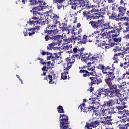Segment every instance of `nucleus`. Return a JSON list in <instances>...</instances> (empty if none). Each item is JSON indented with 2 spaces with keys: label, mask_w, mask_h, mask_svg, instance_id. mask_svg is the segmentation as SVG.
I'll return each instance as SVG.
<instances>
[{
  "label": "nucleus",
  "mask_w": 129,
  "mask_h": 129,
  "mask_svg": "<svg viewBox=\"0 0 129 129\" xmlns=\"http://www.w3.org/2000/svg\"><path fill=\"white\" fill-rule=\"evenodd\" d=\"M65 42L67 43H72L73 44H75L76 41H79L80 44L81 42V34L79 35L78 36H74V35H72L71 37L68 38L64 40Z\"/></svg>",
  "instance_id": "9"
},
{
  "label": "nucleus",
  "mask_w": 129,
  "mask_h": 129,
  "mask_svg": "<svg viewBox=\"0 0 129 129\" xmlns=\"http://www.w3.org/2000/svg\"><path fill=\"white\" fill-rule=\"evenodd\" d=\"M97 68L102 70L103 74L105 75V82L108 86L109 89L100 88L97 91H94V95L97 98L98 97L100 98L101 95H104L105 97H110V98L120 95V90L117 89V85L116 84H112V81L115 79L114 64H112V68L109 66L105 67L104 65L99 64L97 66Z\"/></svg>",
  "instance_id": "1"
},
{
  "label": "nucleus",
  "mask_w": 129,
  "mask_h": 129,
  "mask_svg": "<svg viewBox=\"0 0 129 129\" xmlns=\"http://www.w3.org/2000/svg\"><path fill=\"white\" fill-rule=\"evenodd\" d=\"M57 109L58 113H65V111H64L63 106L59 105V106L57 107Z\"/></svg>",
  "instance_id": "39"
},
{
  "label": "nucleus",
  "mask_w": 129,
  "mask_h": 129,
  "mask_svg": "<svg viewBox=\"0 0 129 129\" xmlns=\"http://www.w3.org/2000/svg\"><path fill=\"white\" fill-rule=\"evenodd\" d=\"M47 77H48V79L49 80V84H54L55 83V81L53 80V76L49 74L47 76Z\"/></svg>",
  "instance_id": "42"
},
{
  "label": "nucleus",
  "mask_w": 129,
  "mask_h": 129,
  "mask_svg": "<svg viewBox=\"0 0 129 129\" xmlns=\"http://www.w3.org/2000/svg\"><path fill=\"white\" fill-rule=\"evenodd\" d=\"M125 50L126 52H127V53H129V46H127V47L126 48V49H125Z\"/></svg>",
  "instance_id": "64"
},
{
  "label": "nucleus",
  "mask_w": 129,
  "mask_h": 129,
  "mask_svg": "<svg viewBox=\"0 0 129 129\" xmlns=\"http://www.w3.org/2000/svg\"><path fill=\"white\" fill-rule=\"evenodd\" d=\"M34 27H35L32 28V31L31 32L32 35L35 34V31H36V30H37V27L36 26H34Z\"/></svg>",
  "instance_id": "59"
},
{
  "label": "nucleus",
  "mask_w": 129,
  "mask_h": 129,
  "mask_svg": "<svg viewBox=\"0 0 129 129\" xmlns=\"http://www.w3.org/2000/svg\"><path fill=\"white\" fill-rule=\"evenodd\" d=\"M104 104L102 105V107H110V106H113L115 105V101L113 99H111L109 101H104Z\"/></svg>",
  "instance_id": "17"
},
{
  "label": "nucleus",
  "mask_w": 129,
  "mask_h": 129,
  "mask_svg": "<svg viewBox=\"0 0 129 129\" xmlns=\"http://www.w3.org/2000/svg\"><path fill=\"white\" fill-rule=\"evenodd\" d=\"M122 79H124V78H123V76H122L121 77L117 79V81H118V82H119V81L122 80Z\"/></svg>",
  "instance_id": "61"
},
{
  "label": "nucleus",
  "mask_w": 129,
  "mask_h": 129,
  "mask_svg": "<svg viewBox=\"0 0 129 129\" xmlns=\"http://www.w3.org/2000/svg\"><path fill=\"white\" fill-rule=\"evenodd\" d=\"M122 76L124 79H129V71H126L123 74Z\"/></svg>",
  "instance_id": "45"
},
{
  "label": "nucleus",
  "mask_w": 129,
  "mask_h": 129,
  "mask_svg": "<svg viewBox=\"0 0 129 129\" xmlns=\"http://www.w3.org/2000/svg\"><path fill=\"white\" fill-rule=\"evenodd\" d=\"M93 99H94L95 100V102L98 103V108H99V102H97L96 101L97 98L96 97H94V98H89V100H90V101H89V102L90 103H92V104H93Z\"/></svg>",
  "instance_id": "43"
},
{
  "label": "nucleus",
  "mask_w": 129,
  "mask_h": 129,
  "mask_svg": "<svg viewBox=\"0 0 129 129\" xmlns=\"http://www.w3.org/2000/svg\"><path fill=\"white\" fill-rule=\"evenodd\" d=\"M121 21H126V22H129V10H127L126 13V16L123 17H120Z\"/></svg>",
  "instance_id": "36"
},
{
  "label": "nucleus",
  "mask_w": 129,
  "mask_h": 129,
  "mask_svg": "<svg viewBox=\"0 0 129 129\" xmlns=\"http://www.w3.org/2000/svg\"><path fill=\"white\" fill-rule=\"evenodd\" d=\"M108 23V22L104 23V19H100L96 21H91L89 24H91L93 29H96V33L99 34L100 31H105L106 30Z\"/></svg>",
  "instance_id": "4"
},
{
  "label": "nucleus",
  "mask_w": 129,
  "mask_h": 129,
  "mask_svg": "<svg viewBox=\"0 0 129 129\" xmlns=\"http://www.w3.org/2000/svg\"><path fill=\"white\" fill-rule=\"evenodd\" d=\"M125 100H126V98L124 99H116V104H119L124 106L126 103H125Z\"/></svg>",
  "instance_id": "28"
},
{
  "label": "nucleus",
  "mask_w": 129,
  "mask_h": 129,
  "mask_svg": "<svg viewBox=\"0 0 129 129\" xmlns=\"http://www.w3.org/2000/svg\"><path fill=\"white\" fill-rule=\"evenodd\" d=\"M126 121L129 122V118L122 119L119 120L121 124L118 125L119 129H129V123H126Z\"/></svg>",
  "instance_id": "11"
},
{
  "label": "nucleus",
  "mask_w": 129,
  "mask_h": 129,
  "mask_svg": "<svg viewBox=\"0 0 129 129\" xmlns=\"http://www.w3.org/2000/svg\"><path fill=\"white\" fill-rule=\"evenodd\" d=\"M94 3H96V5L95 4L93 5V8H97V6L98 7H99V3H100V0H93Z\"/></svg>",
  "instance_id": "49"
},
{
  "label": "nucleus",
  "mask_w": 129,
  "mask_h": 129,
  "mask_svg": "<svg viewBox=\"0 0 129 129\" xmlns=\"http://www.w3.org/2000/svg\"><path fill=\"white\" fill-rule=\"evenodd\" d=\"M121 51V47L119 46H116L113 49V51L115 54H117L119 53Z\"/></svg>",
  "instance_id": "40"
},
{
  "label": "nucleus",
  "mask_w": 129,
  "mask_h": 129,
  "mask_svg": "<svg viewBox=\"0 0 129 129\" xmlns=\"http://www.w3.org/2000/svg\"><path fill=\"white\" fill-rule=\"evenodd\" d=\"M91 13H92V10H85L83 12V15L84 17H85L87 20L90 19Z\"/></svg>",
  "instance_id": "26"
},
{
  "label": "nucleus",
  "mask_w": 129,
  "mask_h": 129,
  "mask_svg": "<svg viewBox=\"0 0 129 129\" xmlns=\"http://www.w3.org/2000/svg\"><path fill=\"white\" fill-rule=\"evenodd\" d=\"M70 31H71V32H73L74 31V30H73V29L70 30V29H69V28H68V29L66 31L67 34H70Z\"/></svg>",
  "instance_id": "60"
},
{
  "label": "nucleus",
  "mask_w": 129,
  "mask_h": 129,
  "mask_svg": "<svg viewBox=\"0 0 129 129\" xmlns=\"http://www.w3.org/2000/svg\"><path fill=\"white\" fill-rule=\"evenodd\" d=\"M106 42V46L105 47H103L104 50H106L107 49H110L112 47H114L116 45H117V43H115V42H110L108 41Z\"/></svg>",
  "instance_id": "27"
},
{
  "label": "nucleus",
  "mask_w": 129,
  "mask_h": 129,
  "mask_svg": "<svg viewBox=\"0 0 129 129\" xmlns=\"http://www.w3.org/2000/svg\"><path fill=\"white\" fill-rule=\"evenodd\" d=\"M70 5H72L71 9H72L73 10H76V9H77L76 2H74V3L71 2L70 3Z\"/></svg>",
  "instance_id": "48"
},
{
  "label": "nucleus",
  "mask_w": 129,
  "mask_h": 129,
  "mask_svg": "<svg viewBox=\"0 0 129 129\" xmlns=\"http://www.w3.org/2000/svg\"><path fill=\"white\" fill-rule=\"evenodd\" d=\"M85 50L84 48H82L80 49H77V47H74L73 49V51H68L67 53L68 54H71L73 53L74 54L70 59H73L75 61V58H78V59H80V57H81L82 61H83L85 63H87V61H89L90 57H91V53H83V51Z\"/></svg>",
  "instance_id": "2"
},
{
  "label": "nucleus",
  "mask_w": 129,
  "mask_h": 129,
  "mask_svg": "<svg viewBox=\"0 0 129 129\" xmlns=\"http://www.w3.org/2000/svg\"><path fill=\"white\" fill-rule=\"evenodd\" d=\"M49 67H46V66H44L42 68V71H46V72H48V70L49 69Z\"/></svg>",
  "instance_id": "56"
},
{
  "label": "nucleus",
  "mask_w": 129,
  "mask_h": 129,
  "mask_svg": "<svg viewBox=\"0 0 129 129\" xmlns=\"http://www.w3.org/2000/svg\"><path fill=\"white\" fill-rule=\"evenodd\" d=\"M52 19L53 21V24H59V22H58V19H60V17L59 16L57 15V14H53Z\"/></svg>",
  "instance_id": "35"
},
{
  "label": "nucleus",
  "mask_w": 129,
  "mask_h": 129,
  "mask_svg": "<svg viewBox=\"0 0 129 129\" xmlns=\"http://www.w3.org/2000/svg\"><path fill=\"white\" fill-rule=\"evenodd\" d=\"M118 114L120 116H118V118L119 119H122V118L124 117H129V110H123L122 111H118Z\"/></svg>",
  "instance_id": "14"
},
{
  "label": "nucleus",
  "mask_w": 129,
  "mask_h": 129,
  "mask_svg": "<svg viewBox=\"0 0 129 129\" xmlns=\"http://www.w3.org/2000/svg\"><path fill=\"white\" fill-rule=\"evenodd\" d=\"M53 27H54V28H55V27H57V25H48L47 27L46 28V29L44 30L45 34L49 32H50L51 31H53L52 29H53Z\"/></svg>",
  "instance_id": "33"
},
{
  "label": "nucleus",
  "mask_w": 129,
  "mask_h": 129,
  "mask_svg": "<svg viewBox=\"0 0 129 129\" xmlns=\"http://www.w3.org/2000/svg\"><path fill=\"white\" fill-rule=\"evenodd\" d=\"M106 9L107 10L108 9V6H107L106 7H104L102 9H100V14H101L102 15H105L106 13H107V15L109 16L110 15V12L109 11H106Z\"/></svg>",
  "instance_id": "29"
},
{
  "label": "nucleus",
  "mask_w": 129,
  "mask_h": 129,
  "mask_svg": "<svg viewBox=\"0 0 129 129\" xmlns=\"http://www.w3.org/2000/svg\"><path fill=\"white\" fill-rule=\"evenodd\" d=\"M125 108V107H124V106H121L118 107V111H122Z\"/></svg>",
  "instance_id": "55"
},
{
  "label": "nucleus",
  "mask_w": 129,
  "mask_h": 129,
  "mask_svg": "<svg viewBox=\"0 0 129 129\" xmlns=\"http://www.w3.org/2000/svg\"><path fill=\"white\" fill-rule=\"evenodd\" d=\"M46 55L48 56L47 57V60H51V61H52V53L47 52Z\"/></svg>",
  "instance_id": "50"
},
{
  "label": "nucleus",
  "mask_w": 129,
  "mask_h": 129,
  "mask_svg": "<svg viewBox=\"0 0 129 129\" xmlns=\"http://www.w3.org/2000/svg\"><path fill=\"white\" fill-rule=\"evenodd\" d=\"M53 2V4L54 5H56V7L58 10H61V8H63L64 5H63V3L65 0H52Z\"/></svg>",
  "instance_id": "20"
},
{
  "label": "nucleus",
  "mask_w": 129,
  "mask_h": 129,
  "mask_svg": "<svg viewBox=\"0 0 129 129\" xmlns=\"http://www.w3.org/2000/svg\"><path fill=\"white\" fill-rule=\"evenodd\" d=\"M119 10V15L122 16V17H124V14L126 13V7H124L122 6H120L118 8Z\"/></svg>",
  "instance_id": "23"
},
{
  "label": "nucleus",
  "mask_w": 129,
  "mask_h": 129,
  "mask_svg": "<svg viewBox=\"0 0 129 129\" xmlns=\"http://www.w3.org/2000/svg\"><path fill=\"white\" fill-rule=\"evenodd\" d=\"M119 5H123L124 6H125L126 4L124 2V0H119Z\"/></svg>",
  "instance_id": "58"
},
{
  "label": "nucleus",
  "mask_w": 129,
  "mask_h": 129,
  "mask_svg": "<svg viewBox=\"0 0 129 129\" xmlns=\"http://www.w3.org/2000/svg\"><path fill=\"white\" fill-rule=\"evenodd\" d=\"M96 42L98 43V46L99 47H102V49L106 47V41H102V40H97Z\"/></svg>",
  "instance_id": "30"
},
{
  "label": "nucleus",
  "mask_w": 129,
  "mask_h": 129,
  "mask_svg": "<svg viewBox=\"0 0 129 129\" xmlns=\"http://www.w3.org/2000/svg\"><path fill=\"white\" fill-rule=\"evenodd\" d=\"M122 39L121 37H118V38H113L112 40L113 42H115L116 44H117V43H120V42H121V40Z\"/></svg>",
  "instance_id": "44"
},
{
  "label": "nucleus",
  "mask_w": 129,
  "mask_h": 129,
  "mask_svg": "<svg viewBox=\"0 0 129 129\" xmlns=\"http://www.w3.org/2000/svg\"><path fill=\"white\" fill-rule=\"evenodd\" d=\"M93 90H94V88L90 87V88L88 90V91H90V92H92Z\"/></svg>",
  "instance_id": "62"
},
{
  "label": "nucleus",
  "mask_w": 129,
  "mask_h": 129,
  "mask_svg": "<svg viewBox=\"0 0 129 129\" xmlns=\"http://www.w3.org/2000/svg\"><path fill=\"white\" fill-rule=\"evenodd\" d=\"M57 45H59V42H53L52 43L48 44L47 46V51H52V50H53V48H54L55 46H57Z\"/></svg>",
  "instance_id": "32"
},
{
  "label": "nucleus",
  "mask_w": 129,
  "mask_h": 129,
  "mask_svg": "<svg viewBox=\"0 0 129 129\" xmlns=\"http://www.w3.org/2000/svg\"><path fill=\"white\" fill-rule=\"evenodd\" d=\"M65 63L64 64V72L61 73V78L65 80L67 79V74L69 71V69L71 68L72 64L74 63V59L70 58V57H67L65 59Z\"/></svg>",
  "instance_id": "6"
},
{
  "label": "nucleus",
  "mask_w": 129,
  "mask_h": 129,
  "mask_svg": "<svg viewBox=\"0 0 129 129\" xmlns=\"http://www.w3.org/2000/svg\"><path fill=\"white\" fill-rule=\"evenodd\" d=\"M28 2H29L30 4L31 5H38V4L41 5V4H42L41 0H22V3L24 4V5Z\"/></svg>",
  "instance_id": "21"
},
{
  "label": "nucleus",
  "mask_w": 129,
  "mask_h": 129,
  "mask_svg": "<svg viewBox=\"0 0 129 129\" xmlns=\"http://www.w3.org/2000/svg\"><path fill=\"white\" fill-rule=\"evenodd\" d=\"M91 37H93V39H94V38L97 39V38H98V36L96 35V33L95 32H94L91 34Z\"/></svg>",
  "instance_id": "57"
},
{
  "label": "nucleus",
  "mask_w": 129,
  "mask_h": 129,
  "mask_svg": "<svg viewBox=\"0 0 129 129\" xmlns=\"http://www.w3.org/2000/svg\"><path fill=\"white\" fill-rule=\"evenodd\" d=\"M33 17H31V20L38 21L40 19V13L37 11H33Z\"/></svg>",
  "instance_id": "24"
},
{
  "label": "nucleus",
  "mask_w": 129,
  "mask_h": 129,
  "mask_svg": "<svg viewBox=\"0 0 129 129\" xmlns=\"http://www.w3.org/2000/svg\"><path fill=\"white\" fill-rule=\"evenodd\" d=\"M61 38V36L60 35H54V37L53 38L52 40H54V41H58L59 42V40H60V38Z\"/></svg>",
  "instance_id": "52"
},
{
  "label": "nucleus",
  "mask_w": 129,
  "mask_h": 129,
  "mask_svg": "<svg viewBox=\"0 0 129 129\" xmlns=\"http://www.w3.org/2000/svg\"><path fill=\"white\" fill-rule=\"evenodd\" d=\"M89 79L91 80V82L89 83V86H92V85L100 84L102 83V80L101 78H98L96 77H90Z\"/></svg>",
  "instance_id": "12"
},
{
  "label": "nucleus",
  "mask_w": 129,
  "mask_h": 129,
  "mask_svg": "<svg viewBox=\"0 0 129 129\" xmlns=\"http://www.w3.org/2000/svg\"><path fill=\"white\" fill-rule=\"evenodd\" d=\"M112 116H107L106 117H104L103 121L100 122L101 123L104 124V125H110L112 124L111 122L112 121V119H111Z\"/></svg>",
  "instance_id": "16"
},
{
  "label": "nucleus",
  "mask_w": 129,
  "mask_h": 129,
  "mask_svg": "<svg viewBox=\"0 0 129 129\" xmlns=\"http://www.w3.org/2000/svg\"><path fill=\"white\" fill-rule=\"evenodd\" d=\"M107 38V32L104 31H100L99 33H98V40H101V39H106Z\"/></svg>",
  "instance_id": "22"
},
{
  "label": "nucleus",
  "mask_w": 129,
  "mask_h": 129,
  "mask_svg": "<svg viewBox=\"0 0 129 129\" xmlns=\"http://www.w3.org/2000/svg\"><path fill=\"white\" fill-rule=\"evenodd\" d=\"M59 32V30L57 29L51 30L46 34L45 36V41H50V40H53L54 38L55 35Z\"/></svg>",
  "instance_id": "8"
},
{
  "label": "nucleus",
  "mask_w": 129,
  "mask_h": 129,
  "mask_svg": "<svg viewBox=\"0 0 129 129\" xmlns=\"http://www.w3.org/2000/svg\"><path fill=\"white\" fill-rule=\"evenodd\" d=\"M76 5L77 6V9L82 8L85 6V1L84 0H78L76 3Z\"/></svg>",
  "instance_id": "31"
},
{
  "label": "nucleus",
  "mask_w": 129,
  "mask_h": 129,
  "mask_svg": "<svg viewBox=\"0 0 129 129\" xmlns=\"http://www.w3.org/2000/svg\"><path fill=\"white\" fill-rule=\"evenodd\" d=\"M59 58H60V56L58 55V53H55L52 54V61H56V60L59 59Z\"/></svg>",
  "instance_id": "41"
},
{
  "label": "nucleus",
  "mask_w": 129,
  "mask_h": 129,
  "mask_svg": "<svg viewBox=\"0 0 129 129\" xmlns=\"http://www.w3.org/2000/svg\"><path fill=\"white\" fill-rule=\"evenodd\" d=\"M106 30V31H107V30H112L109 31L110 34H117V35H119L121 30H122V28L121 27V25L115 26V25L113 24L111 25L110 22H108Z\"/></svg>",
  "instance_id": "7"
},
{
  "label": "nucleus",
  "mask_w": 129,
  "mask_h": 129,
  "mask_svg": "<svg viewBox=\"0 0 129 129\" xmlns=\"http://www.w3.org/2000/svg\"><path fill=\"white\" fill-rule=\"evenodd\" d=\"M79 107H80L81 112H91L93 110V115L96 116H100V113L98 112L97 110L98 109V103H96L94 99H93V106H90L89 107H85V103H83L81 104Z\"/></svg>",
  "instance_id": "3"
},
{
  "label": "nucleus",
  "mask_w": 129,
  "mask_h": 129,
  "mask_svg": "<svg viewBox=\"0 0 129 129\" xmlns=\"http://www.w3.org/2000/svg\"><path fill=\"white\" fill-rule=\"evenodd\" d=\"M38 60L40 61V64H42V65H47V62H44L43 60L44 59H42V58L38 57L36 59V61H38Z\"/></svg>",
  "instance_id": "51"
},
{
  "label": "nucleus",
  "mask_w": 129,
  "mask_h": 129,
  "mask_svg": "<svg viewBox=\"0 0 129 129\" xmlns=\"http://www.w3.org/2000/svg\"><path fill=\"white\" fill-rule=\"evenodd\" d=\"M118 36H119V34H117V33L112 34V39L113 40V39L117 38Z\"/></svg>",
  "instance_id": "53"
},
{
  "label": "nucleus",
  "mask_w": 129,
  "mask_h": 129,
  "mask_svg": "<svg viewBox=\"0 0 129 129\" xmlns=\"http://www.w3.org/2000/svg\"><path fill=\"white\" fill-rule=\"evenodd\" d=\"M69 28V27H62V31H63V32H66L67 30L68 29V28Z\"/></svg>",
  "instance_id": "63"
},
{
  "label": "nucleus",
  "mask_w": 129,
  "mask_h": 129,
  "mask_svg": "<svg viewBox=\"0 0 129 129\" xmlns=\"http://www.w3.org/2000/svg\"><path fill=\"white\" fill-rule=\"evenodd\" d=\"M98 12H99V10L93 8V14L91 13L90 20H97L99 18H103L104 17L103 15H101L100 14L97 13Z\"/></svg>",
  "instance_id": "10"
},
{
  "label": "nucleus",
  "mask_w": 129,
  "mask_h": 129,
  "mask_svg": "<svg viewBox=\"0 0 129 129\" xmlns=\"http://www.w3.org/2000/svg\"><path fill=\"white\" fill-rule=\"evenodd\" d=\"M44 7L42 6H38L37 7H35L32 8V11H34L35 12H40L41 11H43Z\"/></svg>",
  "instance_id": "37"
},
{
  "label": "nucleus",
  "mask_w": 129,
  "mask_h": 129,
  "mask_svg": "<svg viewBox=\"0 0 129 129\" xmlns=\"http://www.w3.org/2000/svg\"><path fill=\"white\" fill-rule=\"evenodd\" d=\"M112 113H118V107H113L111 108Z\"/></svg>",
  "instance_id": "46"
},
{
  "label": "nucleus",
  "mask_w": 129,
  "mask_h": 129,
  "mask_svg": "<svg viewBox=\"0 0 129 129\" xmlns=\"http://www.w3.org/2000/svg\"><path fill=\"white\" fill-rule=\"evenodd\" d=\"M100 122L98 120L94 121V122H92L91 123H86V125L85 126V129H90V127H93L94 128L95 127H97L99 125Z\"/></svg>",
  "instance_id": "13"
},
{
  "label": "nucleus",
  "mask_w": 129,
  "mask_h": 129,
  "mask_svg": "<svg viewBox=\"0 0 129 129\" xmlns=\"http://www.w3.org/2000/svg\"><path fill=\"white\" fill-rule=\"evenodd\" d=\"M63 50H64V51H66V50H70L69 51H73L72 50H70L71 49H72V44H67L66 45H64V46H63Z\"/></svg>",
  "instance_id": "38"
},
{
  "label": "nucleus",
  "mask_w": 129,
  "mask_h": 129,
  "mask_svg": "<svg viewBox=\"0 0 129 129\" xmlns=\"http://www.w3.org/2000/svg\"><path fill=\"white\" fill-rule=\"evenodd\" d=\"M88 37L86 35H83L82 39H81V44H86L87 42H92V40H87Z\"/></svg>",
  "instance_id": "34"
},
{
  "label": "nucleus",
  "mask_w": 129,
  "mask_h": 129,
  "mask_svg": "<svg viewBox=\"0 0 129 129\" xmlns=\"http://www.w3.org/2000/svg\"><path fill=\"white\" fill-rule=\"evenodd\" d=\"M89 61H92L93 62H97L98 61V57L95 56L90 57Z\"/></svg>",
  "instance_id": "47"
},
{
  "label": "nucleus",
  "mask_w": 129,
  "mask_h": 129,
  "mask_svg": "<svg viewBox=\"0 0 129 129\" xmlns=\"http://www.w3.org/2000/svg\"><path fill=\"white\" fill-rule=\"evenodd\" d=\"M43 14H44V16H45V17H49V16H50V17H51V12H50L49 11H46V12L43 13Z\"/></svg>",
  "instance_id": "54"
},
{
  "label": "nucleus",
  "mask_w": 129,
  "mask_h": 129,
  "mask_svg": "<svg viewBox=\"0 0 129 129\" xmlns=\"http://www.w3.org/2000/svg\"><path fill=\"white\" fill-rule=\"evenodd\" d=\"M46 23L47 18H46V16L43 13H40L39 19H38V20L34 21L30 19L28 21V23L30 25H33V26H36L37 30H39V28L40 27H41V26H44L46 25Z\"/></svg>",
  "instance_id": "5"
},
{
  "label": "nucleus",
  "mask_w": 129,
  "mask_h": 129,
  "mask_svg": "<svg viewBox=\"0 0 129 129\" xmlns=\"http://www.w3.org/2000/svg\"><path fill=\"white\" fill-rule=\"evenodd\" d=\"M87 69L90 72V73H93V75H92V76H95L96 75V72H95V66H92L91 62H88L87 64Z\"/></svg>",
  "instance_id": "19"
},
{
  "label": "nucleus",
  "mask_w": 129,
  "mask_h": 129,
  "mask_svg": "<svg viewBox=\"0 0 129 129\" xmlns=\"http://www.w3.org/2000/svg\"><path fill=\"white\" fill-rule=\"evenodd\" d=\"M125 55H126V52L123 51L122 52H118V53H115L114 56L113 58V60H114V63L116 64H117L118 63V61H119V59H118V57L120 56L121 58L125 57Z\"/></svg>",
  "instance_id": "15"
},
{
  "label": "nucleus",
  "mask_w": 129,
  "mask_h": 129,
  "mask_svg": "<svg viewBox=\"0 0 129 129\" xmlns=\"http://www.w3.org/2000/svg\"><path fill=\"white\" fill-rule=\"evenodd\" d=\"M120 15L119 14H116V13L113 11L111 14V15L109 16V20H115V21H120Z\"/></svg>",
  "instance_id": "18"
},
{
  "label": "nucleus",
  "mask_w": 129,
  "mask_h": 129,
  "mask_svg": "<svg viewBox=\"0 0 129 129\" xmlns=\"http://www.w3.org/2000/svg\"><path fill=\"white\" fill-rule=\"evenodd\" d=\"M80 73H83V77H87V76L89 77L90 75H93V73L89 72L88 71L86 70H80L79 71Z\"/></svg>",
  "instance_id": "25"
}]
</instances>
